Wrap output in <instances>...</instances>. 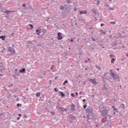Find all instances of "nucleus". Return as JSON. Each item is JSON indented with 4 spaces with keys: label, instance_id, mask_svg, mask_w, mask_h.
I'll return each instance as SVG.
<instances>
[{
    "label": "nucleus",
    "instance_id": "obj_35",
    "mask_svg": "<svg viewBox=\"0 0 128 128\" xmlns=\"http://www.w3.org/2000/svg\"><path fill=\"white\" fill-rule=\"evenodd\" d=\"M12 36H14V32L10 34Z\"/></svg>",
    "mask_w": 128,
    "mask_h": 128
},
{
    "label": "nucleus",
    "instance_id": "obj_20",
    "mask_svg": "<svg viewBox=\"0 0 128 128\" xmlns=\"http://www.w3.org/2000/svg\"><path fill=\"white\" fill-rule=\"evenodd\" d=\"M22 104H18L17 106L18 107H21Z\"/></svg>",
    "mask_w": 128,
    "mask_h": 128
},
{
    "label": "nucleus",
    "instance_id": "obj_42",
    "mask_svg": "<svg viewBox=\"0 0 128 128\" xmlns=\"http://www.w3.org/2000/svg\"><path fill=\"white\" fill-rule=\"evenodd\" d=\"M15 71H16V72H18V69H17V68H16V69H15Z\"/></svg>",
    "mask_w": 128,
    "mask_h": 128
},
{
    "label": "nucleus",
    "instance_id": "obj_8",
    "mask_svg": "<svg viewBox=\"0 0 128 128\" xmlns=\"http://www.w3.org/2000/svg\"><path fill=\"white\" fill-rule=\"evenodd\" d=\"M90 112H91V110H90V108H87L86 109V113L89 114V113H90Z\"/></svg>",
    "mask_w": 128,
    "mask_h": 128
},
{
    "label": "nucleus",
    "instance_id": "obj_56",
    "mask_svg": "<svg viewBox=\"0 0 128 128\" xmlns=\"http://www.w3.org/2000/svg\"><path fill=\"white\" fill-rule=\"evenodd\" d=\"M126 56H128V54H127Z\"/></svg>",
    "mask_w": 128,
    "mask_h": 128
},
{
    "label": "nucleus",
    "instance_id": "obj_7",
    "mask_svg": "<svg viewBox=\"0 0 128 128\" xmlns=\"http://www.w3.org/2000/svg\"><path fill=\"white\" fill-rule=\"evenodd\" d=\"M20 73H25L26 72V69L24 68L22 70H20Z\"/></svg>",
    "mask_w": 128,
    "mask_h": 128
},
{
    "label": "nucleus",
    "instance_id": "obj_40",
    "mask_svg": "<svg viewBox=\"0 0 128 128\" xmlns=\"http://www.w3.org/2000/svg\"><path fill=\"white\" fill-rule=\"evenodd\" d=\"M70 42H74V40H73V39H71V40H70Z\"/></svg>",
    "mask_w": 128,
    "mask_h": 128
},
{
    "label": "nucleus",
    "instance_id": "obj_24",
    "mask_svg": "<svg viewBox=\"0 0 128 128\" xmlns=\"http://www.w3.org/2000/svg\"><path fill=\"white\" fill-rule=\"evenodd\" d=\"M110 56L111 58H114V56L113 54H110Z\"/></svg>",
    "mask_w": 128,
    "mask_h": 128
},
{
    "label": "nucleus",
    "instance_id": "obj_6",
    "mask_svg": "<svg viewBox=\"0 0 128 128\" xmlns=\"http://www.w3.org/2000/svg\"><path fill=\"white\" fill-rule=\"evenodd\" d=\"M75 107H76L75 105L74 104L71 105V110L72 111H74V110H76Z\"/></svg>",
    "mask_w": 128,
    "mask_h": 128
},
{
    "label": "nucleus",
    "instance_id": "obj_51",
    "mask_svg": "<svg viewBox=\"0 0 128 128\" xmlns=\"http://www.w3.org/2000/svg\"><path fill=\"white\" fill-rule=\"evenodd\" d=\"M98 69H99L100 70H101V68H100Z\"/></svg>",
    "mask_w": 128,
    "mask_h": 128
},
{
    "label": "nucleus",
    "instance_id": "obj_33",
    "mask_svg": "<svg viewBox=\"0 0 128 128\" xmlns=\"http://www.w3.org/2000/svg\"><path fill=\"white\" fill-rule=\"evenodd\" d=\"M96 68H98V69H99V68H100V66H98V65H96Z\"/></svg>",
    "mask_w": 128,
    "mask_h": 128
},
{
    "label": "nucleus",
    "instance_id": "obj_12",
    "mask_svg": "<svg viewBox=\"0 0 128 128\" xmlns=\"http://www.w3.org/2000/svg\"><path fill=\"white\" fill-rule=\"evenodd\" d=\"M103 90H104L106 91L108 90V88L105 85H104L103 86Z\"/></svg>",
    "mask_w": 128,
    "mask_h": 128
},
{
    "label": "nucleus",
    "instance_id": "obj_18",
    "mask_svg": "<svg viewBox=\"0 0 128 128\" xmlns=\"http://www.w3.org/2000/svg\"><path fill=\"white\" fill-rule=\"evenodd\" d=\"M68 83V80H65L64 83H63V85H66V84Z\"/></svg>",
    "mask_w": 128,
    "mask_h": 128
},
{
    "label": "nucleus",
    "instance_id": "obj_57",
    "mask_svg": "<svg viewBox=\"0 0 128 128\" xmlns=\"http://www.w3.org/2000/svg\"><path fill=\"white\" fill-rule=\"evenodd\" d=\"M111 10H114V9L112 8Z\"/></svg>",
    "mask_w": 128,
    "mask_h": 128
},
{
    "label": "nucleus",
    "instance_id": "obj_13",
    "mask_svg": "<svg viewBox=\"0 0 128 128\" xmlns=\"http://www.w3.org/2000/svg\"><path fill=\"white\" fill-rule=\"evenodd\" d=\"M100 33L102 34H106V32L104 30H100Z\"/></svg>",
    "mask_w": 128,
    "mask_h": 128
},
{
    "label": "nucleus",
    "instance_id": "obj_41",
    "mask_svg": "<svg viewBox=\"0 0 128 128\" xmlns=\"http://www.w3.org/2000/svg\"><path fill=\"white\" fill-rule=\"evenodd\" d=\"M58 78V76L55 77V80H56Z\"/></svg>",
    "mask_w": 128,
    "mask_h": 128
},
{
    "label": "nucleus",
    "instance_id": "obj_58",
    "mask_svg": "<svg viewBox=\"0 0 128 128\" xmlns=\"http://www.w3.org/2000/svg\"><path fill=\"white\" fill-rule=\"evenodd\" d=\"M106 74H104V76H106Z\"/></svg>",
    "mask_w": 128,
    "mask_h": 128
},
{
    "label": "nucleus",
    "instance_id": "obj_31",
    "mask_svg": "<svg viewBox=\"0 0 128 128\" xmlns=\"http://www.w3.org/2000/svg\"><path fill=\"white\" fill-rule=\"evenodd\" d=\"M51 114H52V115L54 116L55 113L53 112H51Z\"/></svg>",
    "mask_w": 128,
    "mask_h": 128
},
{
    "label": "nucleus",
    "instance_id": "obj_50",
    "mask_svg": "<svg viewBox=\"0 0 128 128\" xmlns=\"http://www.w3.org/2000/svg\"><path fill=\"white\" fill-rule=\"evenodd\" d=\"M0 76H2V74H0Z\"/></svg>",
    "mask_w": 128,
    "mask_h": 128
},
{
    "label": "nucleus",
    "instance_id": "obj_28",
    "mask_svg": "<svg viewBox=\"0 0 128 128\" xmlns=\"http://www.w3.org/2000/svg\"><path fill=\"white\" fill-rule=\"evenodd\" d=\"M86 107H87V105L85 104V105L84 106V108L86 109Z\"/></svg>",
    "mask_w": 128,
    "mask_h": 128
},
{
    "label": "nucleus",
    "instance_id": "obj_44",
    "mask_svg": "<svg viewBox=\"0 0 128 128\" xmlns=\"http://www.w3.org/2000/svg\"><path fill=\"white\" fill-rule=\"evenodd\" d=\"M104 25V24H101V26H103Z\"/></svg>",
    "mask_w": 128,
    "mask_h": 128
},
{
    "label": "nucleus",
    "instance_id": "obj_45",
    "mask_svg": "<svg viewBox=\"0 0 128 128\" xmlns=\"http://www.w3.org/2000/svg\"><path fill=\"white\" fill-rule=\"evenodd\" d=\"M88 68H85V70H88Z\"/></svg>",
    "mask_w": 128,
    "mask_h": 128
},
{
    "label": "nucleus",
    "instance_id": "obj_23",
    "mask_svg": "<svg viewBox=\"0 0 128 128\" xmlns=\"http://www.w3.org/2000/svg\"><path fill=\"white\" fill-rule=\"evenodd\" d=\"M97 4L98 6V5L100 4V0H97V4Z\"/></svg>",
    "mask_w": 128,
    "mask_h": 128
},
{
    "label": "nucleus",
    "instance_id": "obj_10",
    "mask_svg": "<svg viewBox=\"0 0 128 128\" xmlns=\"http://www.w3.org/2000/svg\"><path fill=\"white\" fill-rule=\"evenodd\" d=\"M60 96H62V98L65 96V94H64L63 92H60Z\"/></svg>",
    "mask_w": 128,
    "mask_h": 128
},
{
    "label": "nucleus",
    "instance_id": "obj_2",
    "mask_svg": "<svg viewBox=\"0 0 128 128\" xmlns=\"http://www.w3.org/2000/svg\"><path fill=\"white\" fill-rule=\"evenodd\" d=\"M110 72L112 76L114 78V80L118 79V82L120 81V76L118 74H114V72H112V70H110Z\"/></svg>",
    "mask_w": 128,
    "mask_h": 128
},
{
    "label": "nucleus",
    "instance_id": "obj_26",
    "mask_svg": "<svg viewBox=\"0 0 128 128\" xmlns=\"http://www.w3.org/2000/svg\"><path fill=\"white\" fill-rule=\"evenodd\" d=\"M114 58H112V60H111L112 64H114Z\"/></svg>",
    "mask_w": 128,
    "mask_h": 128
},
{
    "label": "nucleus",
    "instance_id": "obj_36",
    "mask_svg": "<svg viewBox=\"0 0 128 128\" xmlns=\"http://www.w3.org/2000/svg\"><path fill=\"white\" fill-rule=\"evenodd\" d=\"M54 65H53V66H52V67H51L50 69H51V70H53V69H54Z\"/></svg>",
    "mask_w": 128,
    "mask_h": 128
},
{
    "label": "nucleus",
    "instance_id": "obj_15",
    "mask_svg": "<svg viewBox=\"0 0 128 128\" xmlns=\"http://www.w3.org/2000/svg\"><path fill=\"white\" fill-rule=\"evenodd\" d=\"M40 92H38L36 93V96L37 97H40Z\"/></svg>",
    "mask_w": 128,
    "mask_h": 128
},
{
    "label": "nucleus",
    "instance_id": "obj_59",
    "mask_svg": "<svg viewBox=\"0 0 128 128\" xmlns=\"http://www.w3.org/2000/svg\"><path fill=\"white\" fill-rule=\"evenodd\" d=\"M12 46H14V45H13Z\"/></svg>",
    "mask_w": 128,
    "mask_h": 128
},
{
    "label": "nucleus",
    "instance_id": "obj_30",
    "mask_svg": "<svg viewBox=\"0 0 128 128\" xmlns=\"http://www.w3.org/2000/svg\"><path fill=\"white\" fill-rule=\"evenodd\" d=\"M66 2H67L68 3H70L71 2L70 0H67Z\"/></svg>",
    "mask_w": 128,
    "mask_h": 128
},
{
    "label": "nucleus",
    "instance_id": "obj_27",
    "mask_svg": "<svg viewBox=\"0 0 128 128\" xmlns=\"http://www.w3.org/2000/svg\"><path fill=\"white\" fill-rule=\"evenodd\" d=\"M78 10V8H74V11L76 12Z\"/></svg>",
    "mask_w": 128,
    "mask_h": 128
},
{
    "label": "nucleus",
    "instance_id": "obj_21",
    "mask_svg": "<svg viewBox=\"0 0 128 128\" xmlns=\"http://www.w3.org/2000/svg\"><path fill=\"white\" fill-rule=\"evenodd\" d=\"M110 24H116V22H110Z\"/></svg>",
    "mask_w": 128,
    "mask_h": 128
},
{
    "label": "nucleus",
    "instance_id": "obj_25",
    "mask_svg": "<svg viewBox=\"0 0 128 128\" xmlns=\"http://www.w3.org/2000/svg\"><path fill=\"white\" fill-rule=\"evenodd\" d=\"M70 95H71V96H72V97H73V98H74V97L75 96L74 94H71Z\"/></svg>",
    "mask_w": 128,
    "mask_h": 128
},
{
    "label": "nucleus",
    "instance_id": "obj_34",
    "mask_svg": "<svg viewBox=\"0 0 128 128\" xmlns=\"http://www.w3.org/2000/svg\"><path fill=\"white\" fill-rule=\"evenodd\" d=\"M24 118H28V116H26V114H24Z\"/></svg>",
    "mask_w": 128,
    "mask_h": 128
},
{
    "label": "nucleus",
    "instance_id": "obj_3",
    "mask_svg": "<svg viewBox=\"0 0 128 128\" xmlns=\"http://www.w3.org/2000/svg\"><path fill=\"white\" fill-rule=\"evenodd\" d=\"M62 34L61 32H58V39L59 40H60L62 39Z\"/></svg>",
    "mask_w": 128,
    "mask_h": 128
},
{
    "label": "nucleus",
    "instance_id": "obj_55",
    "mask_svg": "<svg viewBox=\"0 0 128 128\" xmlns=\"http://www.w3.org/2000/svg\"><path fill=\"white\" fill-rule=\"evenodd\" d=\"M85 62H88V61H87V60H86V61H85Z\"/></svg>",
    "mask_w": 128,
    "mask_h": 128
},
{
    "label": "nucleus",
    "instance_id": "obj_53",
    "mask_svg": "<svg viewBox=\"0 0 128 128\" xmlns=\"http://www.w3.org/2000/svg\"><path fill=\"white\" fill-rule=\"evenodd\" d=\"M20 118V117H18V120H19Z\"/></svg>",
    "mask_w": 128,
    "mask_h": 128
},
{
    "label": "nucleus",
    "instance_id": "obj_17",
    "mask_svg": "<svg viewBox=\"0 0 128 128\" xmlns=\"http://www.w3.org/2000/svg\"><path fill=\"white\" fill-rule=\"evenodd\" d=\"M112 109L114 110H118V109L116 108V106H112Z\"/></svg>",
    "mask_w": 128,
    "mask_h": 128
},
{
    "label": "nucleus",
    "instance_id": "obj_19",
    "mask_svg": "<svg viewBox=\"0 0 128 128\" xmlns=\"http://www.w3.org/2000/svg\"><path fill=\"white\" fill-rule=\"evenodd\" d=\"M4 70L3 66L2 65L0 66V70L2 72Z\"/></svg>",
    "mask_w": 128,
    "mask_h": 128
},
{
    "label": "nucleus",
    "instance_id": "obj_1",
    "mask_svg": "<svg viewBox=\"0 0 128 128\" xmlns=\"http://www.w3.org/2000/svg\"><path fill=\"white\" fill-rule=\"evenodd\" d=\"M8 54L10 56H14L16 54V52L15 50L12 47H9L8 49Z\"/></svg>",
    "mask_w": 128,
    "mask_h": 128
},
{
    "label": "nucleus",
    "instance_id": "obj_37",
    "mask_svg": "<svg viewBox=\"0 0 128 128\" xmlns=\"http://www.w3.org/2000/svg\"><path fill=\"white\" fill-rule=\"evenodd\" d=\"M22 6H23V7H26V4H22Z\"/></svg>",
    "mask_w": 128,
    "mask_h": 128
},
{
    "label": "nucleus",
    "instance_id": "obj_39",
    "mask_svg": "<svg viewBox=\"0 0 128 128\" xmlns=\"http://www.w3.org/2000/svg\"><path fill=\"white\" fill-rule=\"evenodd\" d=\"M82 102H86V99H84V100H82Z\"/></svg>",
    "mask_w": 128,
    "mask_h": 128
},
{
    "label": "nucleus",
    "instance_id": "obj_49",
    "mask_svg": "<svg viewBox=\"0 0 128 128\" xmlns=\"http://www.w3.org/2000/svg\"><path fill=\"white\" fill-rule=\"evenodd\" d=\"M120 70V68H117V71H119Z\"/></svg>",
    "mask_w": 128,
    "mask_h": 128
},
{
    "label": "nucleus",
    "instance_id": "obj_14",
    "mask_svg": "<svg viewBox=\"0 0 128 128\" xmlns=\"http://www.w3.org/2000/svg\"><path fill=\"white\" fill-rule=\"evenodd\" d=\"M93 13L95 14H98V12L97 10H92Z\"/></svg>",
    "mask_w": 128,
    "mask_h": 128
},
{
    "label": "nucleus",
    "instance_id": "obj_32",
    "mask_svg": "<svg viewBox=\"0 0 128 128\" xmlns=\"http://www.w3.org/2000/svg\"><path fill=\"white\" fill-rule=\"evenodd\" d=\"M54 90H55V92H57L58 90L56 88H54Z\"/></svg>",
    "mask_w": 128,
    "mask_h": 128
},
{
    "label": "nucleus",
    "instance_id": "obj_4",
    "mask_svg": "<svg viewBox=\"0 0 128 128\" xmlns=\"http://www.w3.org/2000/svg\"><path fill=\"white\" fill-rule=\"evenodd\" d=\"M90 81L92 82L93 84H96L97 82L96 78L90 79Z\"/></svg>",
    "mask_w": 128,
    "mask_h": 128
},
{
    "label": "nucleus",
    "instance_id": "obj_47",
    "mask_svg": "<svg viewBox=\"0 0 128 128\" xmlns=\"http://www.w3.org/2000/svg\"><path fill=\"white\" fill-rule=\"evenodd\" d=\"M18 116H22V115H21V114H18Z\"/></svg>",
    "mask_w": 128,
    "mask_h": 128
},
{
    "label": "nucleus",
    "instance_id": "obj_11",
    "mask_svg": "<svg viewBox=\"0 0 128 128\" xmlns=\"http://www.w3.org/2000/svg\"><path fill=\"white\" fill-rule=\"evenodd\" d=\"M61 110L62 112H67L68 110V109L67 108H61Z\"/></svg>",
    "mask_w": 128,
    "mask_h": 128
},
{
    "label": "nucleus",
    "instance_id": "obj_9",
    "mask_svg": "<svg viewBox=\"0 0 128 128\" xmlns=\"http://www.w3.org/2000/svg\"><path fill=\"white\" fill-rule=\"evenodd\" d=\"M80 14H86L87 13V12L86 10L84 11V12H82V11H80Z\"/></svg>",
    "mask_w": 128,
    "mask_h": 128
},
{
    "label": "nucleus",
    "instance_id": "obj_5",
    "mask_svg": "<svg viewBox=\"0 0 128 128\" xmlns=\"http://www.w3.org/2000/svg\"><path fill=\"white\" fill-rule=\"evenodd\" d=\"M2 12H4V13L7 14H9L10 12H14V11H9L8 10H5L3 9Z\"/></svg>",
    "mask_w": 128,
    "mask_h": 128
},
{
    "label": "nucleus",
    "instance_id": "obj_38",
    "mask_svg": "<svg viewBox=\"0 0 128 128\" xmlns=\"http://www.w3.org/2000/svg\"><path fill=\"white\" fill-rule=\"evenodd\" d=\"M88 62H90L91 60H90V58H88Z\"/></svg>",
    "mask_w": 128,
    "mask_h": 128
},
{
    "label": "nucleus",
    "instance_id": "obj_43",
    "mask_svg": "<svg viewBox=\"0 0 128 128\" xmlns=\"http://www.w3.org/2000/svg\"><path fill=\"white\" fill-rule=\"evenodd\" d=\"M76 95L78 96V92H76Z\"/></svg>",
    "mask_w": 128,
    "mask_h": 128
},
{
    "label": "nucleus",
    "instance_id": "obj_22",
    "mask_svg": "<svg viewBox=\"0 0 128 128\" xmlns=\"http://www.w3.org/2000/svg\"><path fill=\"white\" fill-rule=\"evenodd\" d=\"M36 32L37 34L38 35L40 34L41 32H39L40 30H37Z\"/></svg>",
    "mask_w": 128,
    "mask_h": 128
},
{
    "label": "nucleus",
    "instance_id": "obj_54",
    "mask_svg": "<svg viewBox=\"0 0 128 128\" xmlns=\"http://www.w3.org/2000/svg\"><path fill=\"white\" fill-rule=\"evenodd\" d=\"M64 8H60V10H63Z\"/></svg>",
    "mask_w": 128,
    "mask_h": 128
},
{
    "label": "nucleus",
    "instance_id": "obj_16",
    "mask_svg": "<svg viewBox=\"0 0 128 128\" xmlns=\"http://www.w3.org/2000/svg\"><path fill=\"white\" fill-rule=\"evenodd\" d=\"M0 38H2L3 40H4L6 38V37L4 36H2L0 37Z\"/></svg>",
    "mask_w": 128,
    "mask_h": 128
},
{
    "label": "nucleus",
    "instance_id": "obj_52",
    "mask_svg": "<svg viewBox=\"0 0 128 128\" xmlns=\"http://www.w3.org/2000/svg\"><path fill=\"white\" fill-rule=\"evenodd\" d=\"M98 69H99L100 70H101V68H100Z\"/></svg>",
    "mask_w": 128,
    "mask_h": 128
},
{
    "label": "nucleus",
    "instance_id": "obj_29",
    "mask_svg": "<svg viewBox=\"0 0 128 128\" xmlns=\"http://www.w3.org/2000/svg\"><path fill=\"white\" fill-rule=\"evenodd\" d=\"M30 26L32 27V28H30V30H32L34 28V26L32 24H30Z\"/></svg>",
    "mask_w": 128,
    "mask_h": 128
},
{
    "label": "nucleus",
    "instance_id": "obj_48",
    "mask_svg": "<svg viewBox=\"0 0 128 128\" xmlns=\"http://www.w3.org/2000/svg\"><path fill=\"white\" fill-rule=\"evenodd\" d=\"M92 40H93L94 41H96V40H95L94 38H92Z\"/></svg>",
    "mask_w": 128,
    "mask_h": 128
},
{
    "label": "nucleus",
    "instance_id": "obj_46",
    "mask_svg": "<svg viewBox=\"0 0 128 128\" xmlns=\"http://www.w3.org/2000/svg\"><path fill=\"white\" fill-rule=\"evenodd\" d=\"M122 105L124 107V104H122Z\"/></svg>",
    "mask_w": 128,
    "mask_h": 128
}]
</instances>
